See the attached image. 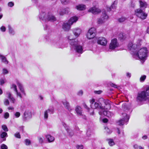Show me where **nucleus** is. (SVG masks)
<instances>
[{"label":"nucleus","instance_id":"f257e3e1","mask_svg":"<svg viewBox=\"0 0 149 149\" xmlns=\"http://www.w3.org/2000/svg\"><path fill=\"white\" fill-rule=\"evenodd\" d=\"M139 45L136 44H132V43H130L128 47L131 51V54L136 56H147L148 53V51L146 47H144L140 49L138 51L137 49L139 48Z\"/></svg>","mask_w":149,"mask_h":149},{"label":"nucleus","instance_id":"f03ea898","mask_svg":"<svg viewBox=\"0 0 149 149\" xmlns=\"http://www.w3.org/2000/svg\"><path fill=\"white\" fill-rule=\"evenodd\" d=\"M139 3L140 8H138L135 10V14L139 18L142 19H144L146 18L147 14L145 13L141 8L143 10L146 8L147 6V4L146 2L141 0L139 1Z\"/></svg>","mask_w":149,"mask_h":149},{"label":"nucleus","instance_id":"7ed1b4c3","mask_svg":"<svg viewBox=\"0 0 149 149\" xmlns=\"http://www.w3.org/2000/svg\"><path fill=\"white\" fill-rule=\"evenodd\" d=\"M39 19L44 22L50 21L54 22L56 20V19L54 16L51 13H46L43 11H41L39 16Z\"/></svg>","mask_w":149,"mask_h":149},{"label":"nucleus","instance_id":"20e7f679","mask_svg":"<svg viewBox=\"0 0 149 149\" xmlns=\"http://www.w3.org/2000/svg\"><path fill=\"white\" fill-rule=\"evenodd\" d=\"M137 99L139 101L148 99L149 102V86L146 88V91H143L138 93Z\"/></svg>","mask_w":149,"mask_h":149},{"label":"nucleus","instance_id":"39448f33","mask_svg":"<svg viewBox=\"0 0 149 149\" xmlns=\"http://www.w3.org/2000/svg\"><path fill=\"white\" fill-rule=\"evenodd\" d=\"M62 40L61 38L57 37L52 42L51 45L56 47H59L62 44Z\"/></svg>","mask_w":149,"mask_h":149},{"label":"nucleus","instance_id":"423d86ee","mask_svg":"<svg viewBox=\"0 0 149 149\" xmlns=\"http://www.w3.org/2000/svg\"><path fill=\"white\" fill-rule=\"evenodd\" d=\"M96 32V29L94 27L90 28L88 31L86 35L87 38L89 39H91L94 38L95 36Z\"/></svg>","mask_w":149,"mask_h":149},{"label":"nucleus","instance_id":"0eeeda50","mask_svg":"<svg viewBox=\"0 0 149 149\" xmlns=\"http://www.w3.org/2000/svg\"><path fill=\"white\" fill-rule=\"evenodd\" d=\"M122 118L118 122L119 125H123L125 123L128 121L129 116H128L126 113H123L122 114Z\"/></svg>","mask_w":149,"mask_h":149},{"label":"nucleus","instance_id":"6e6552de","mask_svg":"<svg viewBox=\"0 0 149 149\" xmlns=\"http://www.w3.org/2000/svg\"><path fill=\"white\" fill-rule=\"evenodd\" d=\"M119 44L117 42V39H114L111 40L109 45V49L113 50L118 46Z\"/></svg>","mask_w":149,"mask_h":149},{"label":"nucleus","instance_id":"1a4fd4ad","mask_svg":"<svg viewBox=\"0 0 149 149\" xmlns=\"http://www.w3.org/2000/svg\"><path fill=\"white\" fill-rule=\"evenodd\" d=\"M103 14L101 18L98 19L97 23L98 24H101L103 23L105 20H107L108 18V16L107 15L105 11L102 12Z\"/></svg>","mask_w":149,"mask_h":149},{"label":"nucleus","instance_id":"9d476101","mask_svg":"<svg viewBox=\"0 0 149 149\" xmlns=\"http://www.w3.org/2000/svg\"><path fill=\"white\" fill-rule=\"evenodd\" d=\"M107 40L104 37H100L97 40V43L102 46H106L107 44Z\"/></svg>","mask_w":149,"mask_h":149},{"label":"nucleus","instance_id":"9b49d317","mask_svg":"<svg viewBox=\"0 0 149 149\" xmlns=\"http://www.w3.org/2000/svg\"><path fill=\"white\" fill-rule=\"evenodd\" d=\"M91 107L93 109L102 110H103L105 108V107L102 106L101 103L99 104L97 102H95L94 104H93Z\"/></svg>","mask_w":149,"mask_h":149},{"label":"nucleus","instance_id":"f8f14e48","mask_svg":"<svg viewBox=\"0 0 149 149\" xmlns=\"http://www.w3.org/2000/svg\"><path fill=\"white\" fill-rule=\"evenodd\" d=\"M24 117L23 118L24 120L31 118L32 117L31 112L29 111H26L24 113Z\"/></svg>","mask_w":149,"mask_h":149},{"label":"nucleus","instance_id":"ddd939ff","mask_svg":"<svg viewBox=\"0 0 149 149\" xmlns=\"http://www.w3.org/2000/svg\"><path fill=\"white\" fill-rule=\"evenodd\" d=\"M6 96L11 100L12 103H15V100L12 95V94L10 92L8 91L6 92Z\"/></svg>","mask_w":149,"mask_h":149},{"label":"nucleus","instance_id":"4468645a","mask_svg":"<svg viewBox=\"0 0 149 149\" xmlns=\"http://www.w3.org/2000/svg\"><path fill=\"white\" fill-rule=\"evenodd\" d=\"M88 11L94 14H98L101 12V10L100 9L97 8L95 7L91 8Z\"/></svg>","mask_w":149,"mask_h":149},{"label":"nucleus","instance_id":"2eb2a0df","mask_svg":"<svg viewBox=\"0 0 149 149\" xmlns=\"http://www.w3.org/2000/svg\"><path fill=\"white\" fill-rule=\"evenodd\" d=\"M71 25L68 23H64L62 25V28L65 31H68L70 29Z\"/></svg>","mask_w":149,"mask_h":149},{"label":"nucleus","instance_id":"dca6fc26","mask_svg":"<svg viewBox=\"0 0 149 149\" xmlns=\"http://www.w3.org/2000/svg\"><path fill=\"white\" fill-rule=\"evenodd\" d=\"M100 101H103L105 104L107 106V107H106L104 108L106 109H109L110 108V101L108 100H104L103 98H101L100 99Z\"/></svg>","mask_w":149,"mask_h":149},{"label":"nucleus","instance_id":"f3484780","mask_svg":"<svg viewBox=\"0 0 149 149\" xmlns=\"http://www.w3.org/2000/svg\"><path fill=\"white\" fill-rule=\"evenodd\" d=\"M73 32L75 36L78 37L81 33V30L79 28H75L73 29Z\"/></svg>","mask_w":149,"mask_h":149},{"label":"nucleus","instance_id":"a211bd4d","mask_svg":"<svg viewBox=\"0 0 149 149\" xmlns=\"http://www.w3.org/2000/svg\"><path fill=\"white\" fill-rule=\"evenodd\" d=\"M69 42L71 46L75 47L79 45V42L75 39L69 41Z\"/></svg>","mask_w":149,"mask_h":149},{"label":"nucleus","instance_id":"6ab92c4d","mask_svg":"<svg viewBox=\"0 0 149 149\" xmlns=\"http://www.w3.org/2000/svg\"><path fill=\"white\" fill-rule=\"evenodd\" d=\"M78 20V18L77 17H71L68 20V22L71 25H72L74 22H76Z\"/></svg>","mask_w":149,"mask_h":149},{"label":"nucleus","instance_id":"aec40b11","mask_svg":"<svg viewBox=\"0 0 149 149\" xmlns=\"http://www.w3.org/2000/svg\"><path fill=\"white\" fill-rule=\"evenodd\" d=\"M117 2L115 1L113 2V3L111 5V6L109 8H107V10L108 11H109L111 10L113 11L116 9Z\"/></svg>","mask_w":149,"mask_h":149},{"label":"nucleus","instance_id":"412c9836","mask_svg":"<svg viewBox=\"0 0 149 149\" xmlns=\"http://www.w3.org/2000/svg\"><path fill=\"white\" fill-rule=\"evenodd\" d=\"M75 110L77 114L79 116L82 115V109L81 107L78 106L76 107Z\"/></svg>","mask_w":149,"mask_h":149},{"label":"nucleus","instance_id":"4be33fe9","mask_svg":"<svg viewBox=\"0 0 149 149\" xmlns=\"http://www.w3.org/2000/svg\"><path fill=\"white\" fill-rule=\"evenodd\" d=\"M76 51L78 53L81 54L83 52V48L82 46L79 45L75 47Z\"/></svg>","mask_w":149,"mask_h":149},{"label":"nucleus","instance_id":"5701e85b","mask_svg":"<svg viewBox=\"0 0 149 149\" xmlns=\"http://www.w3.org/2000/svg\"><path fill=\"white\" fill-rule=\"evenodd\" d=\"M17 85L19 87L21 92L23 93V94L25 95H26V94L24 91L23 86L22 84L19 82H17Z\"/></svg>","mask_w":149,"mask_h":149},{"label":"nucleus","instance_id":"b1692460","mask_svg":"<svg viewBox=\"0 0 149 149\" xmlns=\"http://www.w3.org/2000/svg\"><path fill=\"white\" fill-rule=\"evenodd\" d=\"M63 103L65 107L68 111H70L72 109L69 105V103L66 101L64 100L63 102Z\"/></svg>","mask_w":149,"mask_h":149},{"label":"nucleus","instance_id":"393cba45","mask_svg":"<svg viewBox=\"0 0 149 149\" xmlns=\"http://www.w3.org/2000/svg\"><path fill=\"white\" fill-rule=\"evenodd\" d=\"M134 58L136 59L139 60L141 62H144L147 59V56H134Z\"/></svg>","mask_w":149,"mask_h":149},{"label":"nucleus","instance_id":"a878e982","mask_svg":"<svg viewBox=\"0 0 149 149\" xmlns=\"http://www.w3.org/2000/svg\"><path fill=\"white\" fill-rule=\"evenodd\" d=\"M45 137L49 143L53 142L55 139L54 138L50 135H46L45 136Z\"/></svg>","mask_w":149,"mask_h":149},{"label":"nucleus","instance_id":"bb28decb","mask_svg":"<svg viewBox=\"0 0 149 149\" xmlns=\"http://www.w3.org/2000/svg\"><path fill=\"white\" fill-rule=\"evenodd\" d=\"M103 115L108 117H111L113 115V113L108 111H103Z\"/></svg>","mask_w":149,"mask_h":149},{"label":"nucleus","instance_id":"cd10ccee","mask_svg":"<svg viewBox=\"0 0 149 149\" xmlns=\"http://www.w3.org/2000/svg\"><path fill=\"white\" fill-rule=\"evenodd\" d=\"M126 38V35L124 33H121L118 35V38L121 41L125 40Z\"/></svg>","mask_w":149,"mask_h":149},{"label":"nucleus","instance_id":"c85d7f7f","mask_svg":"<svg viewBox=\"0 0 149 149\" xmlns=\"http://www.w3.org/2000/svg\"><path fill=\"white\" fill-rule=\"evenodd\" d=\"M85 5L83 4H79L76 6V8L78 10H82L86 9Z\"/></svg>","mask_w":149,"mask_h":149},{"label":"nucleus","instance_id":"c756f323","mask_svg":"<svg viewBox=\"0 0 149 149\" xmlns=\"http://www.w3.org/2000/svg\"><path fill=\"white\" fill-rule=\"evenodd\" d=\"M8 32L9 34L12 36H13L15 34V31L11 26L8 25Z\"/></svg>","mask_w":149,"mask_h":149},{"label":"nucleus","instance_id":"7c9ffc66","mask_svg":"<svg viewBox=\"0 0 149 149\" xmlns=\"http://www.w3.org/2000/svg\"><path fill=\"white\" fill-rule=\"evenodd\" d=\"M84 107L89 112H90V113L91 115H93L94 114V111L92 109H90L88 108L87 106L86 105H84Z\"/></svg>","mask_w":149,"mask_h":149},{"label":"nucleus","instance_id":"2f4dec72","mask_svg":"<svg viewBox=\"0 0 149 149\" xmlns=\"http://www.w3.org/2000/svg\"><path fill=\"white\" fill-rule=\"evenodd\" d=\"M67 132L69 134V135L70 136H72L74 135V133L72 130L70 129H66Z\"/></svg>","mask_w":149,"mask_h":149},{"label":"nucleus","instance_id":"473e14b6","mask_svg":"<svg viewBox=\"0 0 149 149\" xmlns=\"http://www.w3.org/2000/svg\"><path fill=\"white\" fill-rule=\"evenodd\" d=\"M38 139L39 143L42 144L44 143V137H43L38 136Z\"/></svg>","mask_w":149,"mask_h":149},{"label":"nucleus","instance_id":"72a5a7b5","mask_svg":"<svg viewBox=\"0 0 149 149\" xmlns=\"http://www.w3.org/2000/svg\"><path fill=\"white\" fill-rule=\"evenodd\" d=\"M0 58L1 60L2 61L6 64H7L8 63L7 60L5 56H0Z\"/></svg>","mask_w":149,"mask_h":149},{"label":"nucleus","instance_id":"f704fd0d","mask_svg":"<svg viewBox=\"0 0 149 149\" xmlns=\"http://www.w3.org/2000/svg\"><path fill=\"white\" fill-rule=\"evenodd\" d=\"M146 77V76L145 75H142L140 78V81L141 82H143Z\"/></svg>","mask_w":149,"mask_h":149},{"label":"nucleus","instance_id":"c9c22d12","mask_svg":"<svg viewBox=\"0 0 149 149\" xmlns=\"http://www.w3.org/2000/svg\"><path fill=\"white\" fill-rule=\"evenodd\" d=\"M46 110L47 111V112L50 113H53L54 111V108L53 107H50Z\"/></svg>","mask_w":149,"mask_h":149},{"label":"nucleus","instance_id":"e433bc0d","mask_svg":"<svg viewBox=\"0 0 149 149\" xmlns=\"http://www.w3.org/2000/svg\"><path fill=\"white\" fill-rule=\"evenodd\" d=\"M108 140L109 141V144L110 146H112L115 144L114 143L112 139H109Z\"/></svg>","mask_w":149,"mask_h":149},{"label":"nucleus","instance_id":"4c0bfd02","mask_svg":"<svg viewBox=\"0 0 149 149\" xmlns=\"http://www.w3.org/2000/svg\"><path fill=\"white\" fill-rule=\"evenodd\" d=\"M1 137L2 138H3L5 137H7L8 135L7 133L6 132H3L1 134Z\"/></svg>","mask_w":149,"mask_h":149},{"label":"nucleus","instance_id":"58836bf2","mask_svg":"<svg viewBox=\"0 0 149 149\" xmlns=\"http://www.w3.org/2000/svg\"><path fill=\"white\" fill-rule=\"evenodd\" d=\"M25 143L26 145L29 146L31 143V141L28 139H26L24 140Z\"/></svg>","mask_w":149,"mask_h":149},{"label":"nucleus","instance_id":"ea45409f","mask_svg":"<svg viewBox=\"0 0 149 149\" xmlns=\"http://www.w3.org/2000/svg\"><path fill=\"white\" fill-rule=\"evenodd\" d=\"M68 39L70 40L69 41H72V40H73L74 39V38L72 34H70L69 35L68 37Z\"/></svg>","mask_w":149,"mask_h":149},{"label":"nucleus","instance_id":"a19ab883","mask_svg":"<svg viewBox=\"0 0 149 149\" xmlns=\"http://www.w3.org/2000/svg\"><path fill=\"white\" fill-rule=\"evenodd\" d=\"M48 112L47 111L45 110L44 112V119L47 120L48 117Z\"/></svg>","mask_w":149,"mask_h":149},{"label":"nucleus","instance_id":"79ce46f5","mask_svg":"<svg viewBox=\"0 0 149 149\" xmlns=\"http://www.w3.org/2000/svg\"><path fill=\"white\" fill-rule=\"evenodd\" d=\"M10 88L13 89L15 92L17 90V86L15 84H12Z\"/></svg>","mask_w":149,"mask_h":149},{"label":"nucleus","instance_id":"37998d69","mask_svg":"<svg viewBox=\"0 0 149 149\" xmlns=\"http://www.w3.org/2000/svg\"><path fill=\"white\" fill-rule=\"evenodd\" d=\"M2 129L5 132H8V129L6 125H3L2 126Z\"/></svg>","mask_w":149,"mask_h":149},{"label":"nucleus","instance_id":"c03bdc74","mask_svg":"<svg viewBox=\"0 0 149 149\" xmlns=\"http://www.w3.org/2000/svg\"><path fill=\"white\" fill-rule=\"evenodd\" d=\"M10 102L7 99H5L4 101V104L6 106H7L9 104Z\"/></svg>","mask_w":149,"mask_h":149},{"label":"nucleus","instance_id":"a18cd8bd","mask_svg":"<svg viewBox=\"0 0 149 149\" xmlns=\"http://www.w3.org/2000/svg\"><path fill=\"white\" fill-rule=\"evenodd\" d=\"M15 136L17 138L20 139L21 138V136L19 134V132H17L14 134Z\"/></svg>","mask_w":149,"mask_h":149},{"label":"nucleus","instance_id":"49530a36","mask_svg":"<svg viewBox=\"0 0 149 149\" xmlns=\"http://www.w3.org/2000/svg\"><path fill=\"white\" fill-rule=\"evenodd\" d=\"M126 20V18L125 17H122L119 18L118 20L120 22H123Z\"/></svg>","mask_w":149,"mask_h":149},{"label":"nucleus","instance_id":"de8ad7c7","mask_svg":"<svg viewBox=\"0 0 149 149\" xmlns=\"http://www.w3.org/2000/svg\"><path fill=\"white\" fill-rule=\"evenodd\" d=\"M1 149H7L8 147L6 145L4 144H2L1 146Z\"/></svg>","mask_w":149,"mask_h":149},{"label":"nucleus","instance_id":"09e8293b","mask_svg":"<svg viewBox=\"0 0 149 149\" xmlns=\"http://www.w3.org/2000/svg\"><path fill=\"white\" fill-rule=\"evenodd\" d=\"M62 11H64L65 14H67L70 11V9L69 8H65L63 9Z\"/></svg>","mask_w":149,"mask_h":149},{"label":"nucleus","instance_id":"8fccbe9b","mask_svg":"<svg viewBox=\"0 0 149 149\" xmlns=\"http://www.w3.org/2000/svg\"><path fill=\"white\" fill-rule=\"evenodd\" d=\"M63 9H60L59 10V14L61 15H63L65 14V13H64V11H62V10Z\"/></svg>","mask_w":149,"mask_h":149},{"label":"nucleus","instance_id":"3c124183","mask_svg":"<svg viewBox=\"0 0 149 149\" xmlns=\"http://www.w3.org/2000/svg\"><path fill=\"white\" fill-rule=\"evenodd\" d=\"M9 116V113L8 112H6L5 113L4 117L6 119L8 118Z\"/></svg>","mask_w":149,"mask_h":149},{"label":"nucleus","instance_id":"603ef678","mask_svg":"<svg viewBox=\"0 0 149 149\" xmlns=\"http://www.w3.org/2000/svg\"><path fill=\"white\" fill-rule=\"evenodd\" d=\"M17 96H19L21 98L22 97V95L20 93L18 92L17 90L15 91Z\"/></svg>","mask_w":149,"mask_h":149},{"label":"nucleus","instance_id":"864d4df0","mask_svg":"<svg viewBox=\"0 0 149 149\" xmlns=\"http://www.w3.org/2000/svg\"><path fill=\"white\" fill-rule=\"evenodd\" d=\"M15 115L16 118H18L20 116V113L19 112H17L15 113Z\"/></svg>","mask_w":149,"mask_h":149},{"label":"nucleus","instance_id":"5fc2aeb1","mask_svg":"<svg viewBox=\"0 0 149 149\" xmlns=\"http://www.w3.org/2000/svg\"><path fill=\"white\" fill-rule=\"evenodd\" d=\"M8 6L10 7H12L14 6V3L12 2H10L8 3Z\"/></svg>","mask_w":149,"mask_h":149},{"label":"nucleus","instance_id":"6e6d98bb","mask_svg":"<svg viewBox=\"0 0 149 149\" xmlns=\"http://www.w3.org/2000/svg\"><path fill=\"white\" fill-rule=\"evenodd\" d=\"M8 71L7 69L4 68L3 69V74H8Z\"/></svg>","mask_w":149,"mask_h":149},{"label":"nucleus","instance_id":"4d7b16f0","mask_svg":"<svg viewBox=\"0 0 149 149\" xmlns=\"http://www.w3.org/2000/svg\"><path fill=\"white\" fill-rule=\"evenodd\" d=\"M5 82V80L2 79H0V85H2L4 84Z\"/></svg>","mask_w":149,"mask_h":149},{"label":"nucleus","instance_id":"13d9d810","mask_svg":"<svg viewBox=\"0 0 149 149\" xmlns=\"http://www.w3.org/2000/svg\"><path fill=\"white\" fill-rule=\"evenodd\" d=\"M1 31L2 32H5L6 30V27L3 26H2L0 28Z\"/></svg>","mask_w":149,"mask_h":149},{"label":"nucleus","instance_id":"bf43d9fd","mask_svg":"<svg viewBox=\"0 0 149 149\" xmlns=\"http://www.w3.org/2000/svg\"><path fill=\"white\" fill-rule=\"evenodd\" d=\"M104 129L106 131V132L107 133H110L111 132L110 130L109 129V128L107 127H105L104 128Z\"/></svg>","mask_w":149,"mask_h":149},{"label":"nucleus","instance_id":"052dcab7","mask_svg":"<svg viewBox=\"0 0 149 149\" xmlns=\"http://www.w3.org/2000/svg\"><path fill=\"white\" fill-rule=\"evenodd\" d=\"M76 147L78 149H83V146L82 145H78Z\"/></svg>","mask_w":149,"mask_h":149},{"label":"nucleus","instance_id":"680f3d73","mask_svg":"<svg viewBox=\"0 0 149 149\" xmlns=\"http://www.w3.org/2000/svg\"><path fill=\"white\" fill-rule=\"evenodd\" d=\"M102 92V91L101 90H99L98 91H94V93L95 94H100Z\"/></svg>","mask_w":149,"mask_h":149},{"label":"nucleus","instance_id":"e2e57ef3","mask_svg":"<svg viewBox=\"0 0 149 149\" xmlns=\"http://www.w3.org/2000/svg\"><path fill=\"white\" fill-rule=\"evenodd\" d=\"M83 93V92L82 90L79 91L77 93L78 95L79 96L81 95Z\"/></svg>","mask_w":149,"mask_h":149},{"label":"nucleus","instance_id":"0e129e2a","mask_svg":"<svg viewBox=\"0 0 149 149\" xmlns=\"http://www.w3.org/2000/svg\"><path fill=\"white\" fill-rule=\"evenodd\" d=\"M110 85L111 86L114 87L115 88H117V85L113 83L110 84Z\"/></svg>","mask_w":149,"mask_h":149},{"label":"nucleus","instance_id":"69168bd1","mask_svg":"<svg viewBox=\"0 0 149 149\" xmlns=\"http://www.w3.org/2000/svg\"><path fill=\"white\" fill-rule=\"evenodd\" d=\"M61 2L62 3L65 4L68 3V2L66 0H61Z\"/></svg>","mask_w":149,"mask_h":149},{"label":"nucleus","instance_id":"338daca9","mask_svg":"<svg viewBox=\"0 0 149 149\" xmlns=\"http://www.w3.org/2000/svg\"><path fill=\"white\" fill-rule=\"evenodd\" d=\"M126 76L128 78H130L131 77V74L129 72H127Z\"/></svg>","mask_w":149,"mask_h":149},{"label":"nucleus","instance_id":"774afa93","mask_svg":"<svg viewBox=\"0 0 149 149\" xmlns=\"http://www.w3.org/2000/svg\"><path fill=\"white\" fill-rule=\"evenodd\" d=\"M44 29L45 30H47V29H49V26H47V24H45L44 26Z\"/></svg>","mask_w":149,"mask_h":149}]
</instances>
